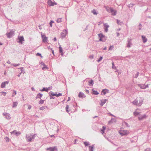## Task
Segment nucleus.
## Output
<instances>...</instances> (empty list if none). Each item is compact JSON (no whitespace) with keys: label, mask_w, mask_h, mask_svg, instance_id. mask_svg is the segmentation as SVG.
Listing matches in <instances>:
<instances>
[{"label":"nucleus","mask_w":151,"mask_h":151,"mask_svg":"<svg viewBox=\"0 0 151 151\" xmlns=\"http://www.w3.org/2000/svg\"><path fill=\"white\" fill-rule=\"evenodd\" d=\"M139 101V99L137 98L135 99L132 102V103L134 105H135L138 106Z\"/></svg>","instance_id":"6e6552de"},{"label":"nucleus","mask_w":151,"mask_h":151,"mask_svg":"<svg viewBox=\"0 0 151 151\" xmlns=\"http://www.w3.org/2000/svg\"><path fill=\"white\" fill-rule=\"evenodd\" d=\"M31 106H30V105H29L28 106V109H31Z\"/></svg>","instance_id":"69168bd1"},{"label":"nucleus","mask_w":151,"mask_h":151,"mask_svg":"<svg viewBox=\"0 0 151 151\" xmlns=\"http://www.w3.org/2000/svg\"><path fill=\"white\" fill-rule=\"evenodd\" d=\"M89 58H90V59H93V56L92 55H90V56H89Z\"/></svg>","instance_id":"e2e57ef3"},{"label":"nucleus","mask_w":151,"mask_h":151,"mask_svg":"<svg viewBox=\"0 0 151 151\" xmlns=\"http://www.w3.org/2000/svg\"><path fill=\"white\" fill-rule=\"evenodd\" d=\"M59 52L60 53H62L61 54V55L63 56V54L62 53H63V49H62V47H61L60 46L59 47Z\"/></svg>","instance_id":"7c9ffc66"},{"label":"nucleus","mask_w":151,"mask_h":151,"mask_svg":"<svg viewBox=\"0 0 151 151\" xmlns=\"http://www.w3.org/2000/svg\"><path fill=\"white\" fill-rule=\"evenodd\" d=\"M54 22V21L51 20L50 23V25L51 27H52V23H53Z\"/></svg>","instance_id":"de8ad7c7"},{"label":"nucleus","mask_w":151,"mask_h":151,"mask_svg":"<svg viewBox=\"0 0 151 151\" xmlns=\"http://www.w3.org/2000/svg\"><path fill=\"white\" fill-rule=\"evenodd\" d=\"M113 48H114V47L113 46H111L109 48V50H112Z\"/></svg>","instance_id":"13d9d810"},{"label":"nucleus","mask_w":151,"mask_h":151,"mask_svg":"<svg viewBox=\"0 0 151 151\" xmlns=\"http://www.w3.org/2000/svg\"><path fill=\"white\" fill-rule=\"evenodd\" d=\"M139 74V73L138 72H137V74L135 75V78H137V77L138 76Z\"/></svg>","instance_id":"6e6d98bb"},{"label":"nucleus","mask_w":151,"mask_h":151,"mask_svg":"<svg viewBox=\"0 0 151 151\" xmlns=\"http://www.w3.org/2000/svg\"><path fill=\"white\" fill-rule=\"evenodd\" d=\"M35 137V135H32L31 134H29L26 135V138L28 142H31Z\"/></svg>","instance_id":"f257e3e1"},{"label":"nucleus","mask_w":151,"mask_h":151,"mask_svg":"<svg viewBox=\"0 0 151 151\" xmlns=\"http://www.w3.org/2000/svg\"><path fill=\"white\" fill-rule=\"evenodd\" d=\"M123 124H125L127 127H129V125L126 122H124L123 123Z\"/></svg>","instance_id":"8fccbe9b"},{"label":"nucleus","mask_w":151,"mask_h":151,"mask_svg":"<svg viewBox=\"0 0 151 151\" xmlns=\"http://www.w3.org/2000/svg\"><path fill=\"white\" fill-rule=\"evenodd\" d=\"M14 31L13 30H12L10 31V32L6 33L7 37L9 38H10L12 37V36L14 34Z\"/></svg>","instance_id":"20e7f679"},{"label":"nucleus","mask_w":151,"mask_h":151,"mask_svg":"<svg viewBox=\"0 0 151 151\" xmlns=\"http://www.w3.org/2000/svg\"><path fill=\"white\" fill-rule=\"evenodd\" d=\"M105 129L106 127H105L103 126L102 127V129L101 130V133L102 134H103V133H104V131L105 130Z\"/></svg>","instance_id":"2f4dec72"},{"label":"nucleus","mask_w":151,"mask_h":151,"mask_svg":"<svg viewBox=\"0 0 151 151\" xmlns=\"http://www.w3.org/2000/svg\"><path fill=\"white\" fill-rule=\"evenodd\" d=\"M108 28H104V30H105V31L106 32H107L108 31Z\"/></svg>","instance_id":"052dcab7"},{"label":"nucleus","mask_w":151,"mask_h":151,"mask_svg":"<svg viewBox=\"0 0 151 151\" xmlns=\"http://www.w3.org/2000/svg\"><path fill=\"white\" fill-rule=\"evenodd\" d=\"M62 33H64V34L66 35L67 34V31L66 30H64Z\"/></svg>","instance_id":"5fc2aeb1"},{"label":"nucleus","mask_w":151,"mask_h":151,"mask_svg":"<svg viewBox=\"0 0 151 151\" xmlns=\"http://www.w3.org/2000/svg\"><path fill=\"white\" fill-rule=\"evenodd\" d=\"M104 8H105L106 10L109 12H110L111 9L112 8H110L109 7L106 6H104Z\"/></svg>","instance_id":"aec40b11"},{"label":"nucleus","mask_w":151,"mask_h":151,"mask_svg":"<svg viewBox=\"0 0 151 151\" xmlns=\"http://www.w3.org/2000/svg\"><path fill=\"white\" fill-rule=\"evenodd\" d=\"M9 82V81H7L4 82L2 83L1 85V87L3 88H4L6 86V84H8Z\"/></svg>","instance_id":"1a4fd4ad"},{"label":"nucleus","mask_w":151,"mask_h":151,"mask_svg":"<svg viewBox=\"0 0 151 151\" xmlns=\"http://www.w3.org/2000/svg\"><path fill=\"white\" fill-rule=\"evenodd\" d=\"M66 35L64 34V33L62 32L61 34V36L63 38L64 37H65Z\"/></svg>","instance_id":"a18cd8bd"},{"label":"nucleus","mask_w":151,"mask_h":151,"mask_svg":"<svg viewBox=\"0 0 151 151\" xmlns=\"http://www.w3.org/2000/svg\"><path fill=\"white\" fill-rule=\"evenodd\" d=\"M49 95L52 96H57V94L56 93H54L52 91H50L49 92Z\"/></svg>","instance_id":"c756f323"},{"label":"nucleus","mask_w":151,"mask_h":151,"mask_svg":"<svg viewBox=\"0 0 151 151\" xmlns=\"http://www.w3.org/2000/svg\"><path fill=\"white\" fill-rule=\"evenodd\" d=\"M46 108V106H42L40 108V110H43Z\"/></svg>","instance_id":"37998d69"},{"label":"nucleus","mask_w":151,"mask_h":151,"mask_svg":"<svg viewBox=\"0 0 151 151\" xmlns=\"http://www.w3.org/2000/svg\"><path fill=\"white\" fill-rule=\"evenodd\" d=\"M92 91L93 92V94L97 95L99 94V93L97 91H95L93 89H92Z\"/></svg>","instance_id":"5701e85b"},{"label":"nucleus","mask_w":151,"mask_h":151,"mask_svg":"<svg viewBox=\"0 0 151 151\" xmlns=\"http://www.w3.org/2000/svg\"><path fill=\"white\" fill-rule=\"evenodd\" d=\"M91 12L93 13L94 15H97L98 14L96 12V11L94 9H93V10L91 11Z\"/></svg>","instance_id":"72a5a7b5"},{"label":"nucleus","mask_w":151,"mask_h":151,"mask_svg":"<svg viewBox=\"0 0 151 151\" xmlns=\"http://www.w3.org/2000/svg\"><path fill=\"white\" fill-rule=\"evenodd\" d=\"M47 150L50 151H58L57 148L56 147H50L46 149Z\"/></svg>","instance_id":"7ed1b4c3"},{"label":"nucleus","mask_w":151,"mask_h":151,"mask_svg":"<svg viewBox=\"0 0 151 151\" xmlns=\"http://www.w3.org/2000/svg\"><path fill=\"white\" fill-rule=\"evenodd\" d=\"M78 96L79 97L81 98H83L86 97L84 94L81 92L79 93Z\"/></svg>","instance_id":"4468645a"},{"label":"nucleus","mask_w":151,"mask_h":151,"mask_svg":"<svg viewBox=\"0 0 151 151\" xmlns=\"http://www.w3.org/2000/svg\"><path fill=\"white\" fill-rule=\"evenodd\" d=\"M98 36L99 38H103L104 37V35H103L102 34H98Z\"/></svg>","instance_id":"473e14b6"},{"label":"nucleus","mask_w":151,"mask_h":151,"mask_svg":"<svg viewBox=\"0 0 151 151\" xmlns=\"http://www.w3.org/2000/svg\"><path fill=\"white\" fill-rule=\"evenodd\" d=\"M68 108H69L68 105H66V107H65V109H66V111L68 112Z\"/></svg>","instance_id":"09e8293b"},{"label":"nucleus","mask_w":151,"mask_h":151,"mask_svg":"<svg viewBox=\"0 0 151 151\" xmlns=\"http://www.w3.org/2000/svg\"><path fill=\"white\" fill-rule=\"evenodd\" d=\"M131 39H128V43L127 45V47L129 48L131 46Z\"/></svg>","instance_id":"2eb2a0df"},{"label":"nucleus","mask_w":151,"mask_h":151,"mask_svg":"<svg viewBox=\"0 0 151 151\" xmlns=\"http://www.w3.org/2000/svg\"><path fill=\"white\" fill-rule=\"evenodd\" d=\"M13 105L12 106V107H16L17 106V104H18V102H13Z\"/></svg>","instance_id":"bb28decb"},{"label":"nucleus","mask_w":151,"mask_h":151,"mask_svg":"<svg viewBox=\"0 0 151 151\" xmlns=\"http://www.w3.org/2000/svg\"><path fill=\"white\" fill-rule=\"evenodd\" d=\"M116 122V120L114 118H112L111 120H110L109 122V123H112L114 122Z\"/></svg>","instance_id":"393cba45"},{"label":"nucleus","mask_w":151,"mask_h":151,"mask_svg":"<svg viewBox=\"0 0 151 151\" xmlns=\"http://www.w3.org/2000/svg\"><path fill=\"white\" fill-rule=\"evenodd\" d=\"M3 115L4 116H5V117L6 116H8V118H6V119L9 120L11 119L10 115L9 113H3Z\"/></svg>","instance_id":"0eeeda50"},{"label":"nucleus","mask_w":151,"mask_h":151,"mask_svg":"<svg viewBox=\"0 0 151 151\" xmlns=\"http://www.w3.org/2000/svg\"><path fill=\"white\" fill-rule=\"evenodd\" d=\"M44 101L43 100L41 99L39 102V104H42L44 103Z\"/></svg>","instance_id":"a19ab883"},{"label":"nucleus","mask_w":151,"mask_h":151,"mask_svg":"<svg viewBox=\"0 0 151 151\" xmlns=\"http://www.w3.org/2000/svg\"><path fill=\"white\" fill-rule=\"evenodd\" d=\"M140 113L138 112H137L136 111H135L134 112V114L135 116H137V115H139Z\"/></svg>","instance_id":"f704fd0d"},{"label":"nucleus","mask_w":151,"mask_h":151,"mask_svg":"<svg viewBox=\"0 0 151 151\" xmlns=\"http://www.w3.org/2000/svg\"><path fill=\"white\" fill-rule=\"evenodd\" d=\"M112 69H116V68L115 67V66H114V64L113 63H112Z\"/></svg>","instance_id":"3c124183"},{"label":"nucleus","mask_w":151,"mask_h":151,"mask_svg":"<svg viewBox=\"0 0 151 151\" xmlns=\"http://www.w3.org/2000/svg\"><path fill=\"white\" fill-rule=\"evenodd\" d=\"M93 145L92 146H89V151H93Z\"/></svg>","instance_id":"c85d7f7f"},{"label":"nucleus","mask_w":151,"mask_h":151,"mask_svg":"<svg viewBox=\"0 0 151 151\" xmlns=\"http://www.w3.org/2000/svg\"><path fill=\"white\" fill-rule=\"evenodd\" d=\"M36 55L37 56H40L41 57H42L41 54L39 53H37L36 54Z\"/></svg>","instance_id":"4d7b16f0"},{"label":"nucleus","mask_w":151,"mask_h":151,"mask_svg":"<svg viewBox=\"0 0 151 151\" xmlns=\"http://www.w3.org/2000/svg\"><path fill=\"white\" fill-rule=\"evenodd\" d=\"M56 37H54L53 39V40L54 41H56Z\"/></svg>","instance_id":"774afa93"},{"label":"nucleus","mask_w":151,"mask_h":151,"mask_svg":"<svg viewBox=\"0 0 151 151\" xmlns=\"http://www.w3.org/2000/svg\"><path fill=\"white\" fill-rule=\"evenodd\" d=\"M50 99H54L55 97H53V96L50 95Z\"/></svg>","instance_id":"680f3d73"},{"label":"nucleus","mask_w":151,"mask_h":151,"mask_svg":"<svg viewBox=\"0 0 151 151\" xmlns=\"http://www.w3.org/2000/svg\"><path fill=\"white\" fill-rule=\"evenodd\" d=\"M48 88H43V89H42V91H45L47 92L48 91Z\"/></svg>","instance_id":"e433bc0d"},{"label":"nucleus","mask_w":151,"mask_h":151,"mask_svg":"<svg viewBox=\"0 0 151 151\" xmlns=\"http://www.w3.org/2000/svg\"><path fill=\"white\" fill-rule=\"evenodd\" d=\"M104 25V28H108L109 27V25L107 23H105Z\"/></svg>","instance_id":"4c0bfd02"},{"label":"nucleus","mask_w":151,"mask_h":151,"mask_svg":"<svg viewBox=\"0 0 151 151\" xmlns=\"http://www.w3.org/2000/svg\"><path fill=\"white\" fill-rule=\"evenodd\" d=\"M88 85L89 86H93V81L92 80H91L88 82Z\"/></svg>","instance_id":"4be33fe9"},{"label":"nucleus","mask_w":151,"mask_h":151,"mask_svg":"<svg viewBox=\"0 0 151 151\" xmlns=\"http://www.w3.org/2000/svg\"><path fill=\"white\" fill-rule=\"evenodd\" d=\"M42 41L44 43H47V37L45 36L44 35H42Z\"/></svg>","instance_id":"423d86ee"},{"label":"nucleus","mask_w":151,"mask_h":151,"mask_svg":"<svg viewBox=\"0 0 151 151\" xmlns=\"http://www.w3.org/2000/svg\"><path fill=\"white\" fill-rule=\"evenodd\" d=\"M48 4L51 6H52L54 5L53 2H52L51 0H49L47 2Z\"/></svg>","instance_id":"6ab92c4d"},{"label":"nucleus","mask_w":151,"mask_h":151,"mask_svg":"<svg viewBox=\"0 0 151 151\" xmlns=\"http://www.w3.org/2000/svg\"><path fill=\"white\" fill-rule=\"evenodd\" d=\"M42 94H40V93H39L37 95V96L36 97V99L40 98L41 97H42Z\"/></svg>","instance_id":"cd10ccee"},{"label":"nucleus","mask_w":151,"mask_h":151,"mask_svg":"<svg viewBox=\"0 0 151 151\" xmlns=\"http://www.w3.org/2000/svg\"><path fill=\"white\" fill-rule=\"evenodd\" d=\"M2 93H4V96H5L6 94V92H2Z\"/></svg>","instance_id":"0e129e2a"},{"label":"nucleus","mask_w":151,"mask_h":151,"mask_svg":"<svg viewBox=\"0 0 151 151\" xmlns=\"http://www.w3.org/2000/svg\"><path fill=\"white\" fill-rule=\"evenodd\" d=\"M143 101V99H142L140 97L139 99V101H138V106H140L142 104V103Z\"/></svg>","instance_id":"9b49d317"},{"label":"nucleus","mask_w":151,"mask_h":151,"mask_svg":"<svg viewBox=\"0 0 151 151\" xmlns=\"http://www.w3.org/2000/svg\"><path fill=\"white\" fill-rule=\"evenodd\" d=\"M116 21L117 23L118 24L122 25L123 24V22H121L120 20L116 19Z\"/></svg>","instance_id":"a878e982"},{"label":"nucleus","mask_w":151,"mask_h":151,"mask_svg":"<svg viewBox=\"0 0 151 151\" xmlns=\"http://www.w3.org/2000/svg\"><path fill=\"white\" fill-rule=\"evenodd\" d=\"M109 90L106 89H105L102 90L101 92L103 93L104 95H105L106 93H109Z\"/></svg>","instance_id":"dca6fc26"},{"label":"nucleus","mask_w":151,"mask_h":151,"mask_svg":"<svg viewBox=\"0 0 151 151\" xmlns=\"http://www.w3.org/2000/svg\"><path fill=\"white\" fill-rule=\"evenodd\" d=\"M14 93L12 95V96L13 97L15 95H16L17 94V92L15 90H13Z\"/></svg>","instance_id":"49530a36"},{"label":"nucleus","mask_w":151,"mask_h":151,"mask_svg":"<svg viewBox=\"0 0 151 151\" xmlns=\"http://www.w3.org/2000/svg\"><path fill=\"white\" fill-rule=\"evenodd\" d=\"M120 134L122 136L127 135L129 133V132L128 130H123L121 131L120 132Z\"/></svg>","instance_id":"f03ea898"},{"label":"nucleus","mask_w":151,"mask_h":151,"mask_svg":"<svg viewBox=\"0 0 151 151\" xmlns=\"http://www.w3.org/2000/svg\"><path fill=\"white\" fill-rule=\"evenodd\" d=\"M11 134H14L16 136H18L21 134V133L19 132H17L16 130H14L11 133Z\"/></svg>","instance_id":"f8f14e48"},{"label":"nucleus","mask_w":151,"mask_h":151,"mask_svg":"<svg viewBox=\"0 0 151 151\" xmlns=\"http://www.w3.org/2000/svg\"><path fill=\"white\" fill-rule=\"evenodd\" d=\"M62 94L61 93H59L58 94H57V97H58L59 96H61L62 95Z\"/></svg>","instance_id":"bf43d9fd"},{"label":"nucleus","mask_w":151,"mask_h":151,"mask_svg":"<svg viewBox=\"0 0 151 151\" xmlns=\"http://www.w3.org/2000/svg\"><path fill=\"white\" fill-rule=\"evenodd\" d=\"M62 18H58L57 19V20H56V21L57 22L59 23L60 22H62V20H61Z\"/></svg>","instance_id":"c9c22d12"},{"label":"nucleus","mask_w":151,"mask_h":151,"mask_svg":"<svg viewBox=\"0 0 151 151\" xmlns=\"http://www.w3.org/2000/svg\"><path fill=\"white\" fill-rule=\"evenodd\" d=\"M141 37L143 43H145L147 41V39L146 37L143 35H142Z\"/></svg>","instance_id":"a211bd4d"},{"label":"nucleus","mask_w":151,"mask_h":151,"mask_svg":"<svg viewBox=\"0 0 151 151\" xmlns=\"http://www.w3.org/2000/svg\"><path fill=\"white\" fill-rule=\"evenodd\" d=\"M4 139L5 140L6 142H9V139L8 137H5L4 138Z\"/></svg>","instance_id":"58836bf2"},{"label":"nucleus","mask_w":151,"mask_h":151,"mask_svg":"<svg viewBox=\"0 0 151 151\" xmlns=\"http://www.w3.org/2000/svg\"><path fill=\"white\" fill-rule=\"evenodd\" d=\"M106 101L107 100L105 99L101 100L100 103V105L101 106H103L105 103Z\"/></svg>","instance_id":"f3484780"},{"label":"nucleus","mask_w":151,"mask_h":151,"mask_svg":"<svg viewBox=\"0 0 151 151\" xmlns=\"http://www.w3.org/2000/svg\"><path fill=\"white\" fill-rule=\"evenodd\" d=\"M41 64L42 65H43L44 67L43 68H42V69L43 70H44V69H48V67H47V65H46L45 64V63H43V62H42L41 63Z\"/></svg>","instance_id":"412c9836"},{"label":"nucleus","mask_w":151,"mask_h":151,"mask_svg":"<svg viewBox=\"0 0 151 151\" xmlns=\"http://www.w3.org/2000/svg\"><path fill=\"white\" fill-rule=\"evenodd\" d=\"M18 39L19 40V41H18V42L19 43H21V44H22V41H24V37L22 36H18Z\"/></svg>","instance_id":"39448f33"},{"label":"nucleus","mask_w":151,"mask_h":151,"mask_svg":"<svg viewBox=\"0 0 151 151\" xmlns=\"http://www.w3.org/2000/svg\"><path fill=\"white\" fill-rule=\"evenodd\" d=\"M47 48L48 49H50L51 50H52V48H50V46H49Z\"/></svg>","instance_id":"338daca9"},{"label":"nucleus","mask_w":151,"mask_h":151,"mask_svg":"<svg viewBox=\"0 0 151 151\" xmlns=\"http://www.w3.org/2000/svg\"><path fill=\"white\" fill-rule=\"evenodd\" d=\"M145 151H151V150L150 148H148L145 150Z\"/></svg>","instance_id":"864d4df0"},{"label":"nucleus","mask_w":151,"mask_h":151,"mask_svg":"<svg viewBox=\"0 0 151 151\" xmlns=\"http://www.w3.org/2000/svg\"><path fill=\"white\" fill-rule=\"evenodd\" d=\"M20 65L18 63V64H11V65H13L14 66V67H16L17 66H19V65Z\"/></svg>","instance_id":"79ce46f5"},{"label":"nucleus","mask_w":151,"mask_h":151,"mask_svg":"<svg viewBox=\"0 0 151 151\" xmlns=\"http://www.w3.org/2000/svg\"><path fill=\"white\" fill-rule=\"evenodd\" d=\"M110 12L111 13V14L112 15L115 16L116 15V11L114 10L112 8V9H111Z\"/></svg>","instance_id":"ddd939ff"},{"label":"nucleus","mask_w":151,"mask_h":151,"mask_svg":"<svg viewBox=\"0 0 151 151\" xmlns=\"http://www.w3.org/2000/svg\"><path fill=\"white\" fill-rule=\"evenodd\" d=\"M84 143L85 146H87L89 145V142H84Z\"/></svg>","instance_id":"ea45409f"},{"label":"nucleus","mask_w":151,"mask_h":151,"mask_svg":"<svg viewBox=\"0 0 151 151\" xmlns=\"http://www.w3.org/2000/svg\"><path fill=\"white\" fill-rule=\"evenodd\" d=\"M139 30H141V29L142 25L141 24H139Z\"/></svg>","instance_id":"603ef678"},{"label":"nucleus","mask_w":151,"mask_h":151,"mask_svg":"<svg viewBox=\"0 0 151 151\" xmlns=\"http://www.w3.org/2000/svg\"><path fill=\"white\" fill-rule=\"evenodd\" d=\"M146 118V116L145 115H140L138 117V119L139 120H141L145 118Z\"/></svg>","instance_id":"9d476101"},{"label":"nucleus","mask_w":151,"mask_h":151,"mask_svg":"<svg viewBox=\"0 0 151 151\" xmlns=\"http://www.w3.org/2000/svg\"><path fill=\"white\" fill-rule=\"evenodd\" d=\"M140 86L141 88L142 89H145L147 88V86L146 85L142 84V85H140Z\"/></svg>","instance_id":"b1692460"},{"label":"nucleus","mask_w":151,"mask_h":151,"mask_svg":"<svg viewBox=\"0 0 151 151\" xmlns=\"http://www.w3.org/2000/svg\"><path fill=\"white\" fill-rule=\"evenodd\" d=\"M103 59V57L101 56L100 58L97 60V61L99 62H100Z\"/></svg>","instance_id":"c03bdc74"}]
</instances>
